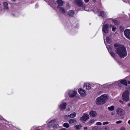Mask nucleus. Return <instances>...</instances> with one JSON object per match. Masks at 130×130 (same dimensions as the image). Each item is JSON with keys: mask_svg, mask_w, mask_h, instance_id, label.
Here are the masks:
<instances>
[{"mask_svg": "<svg viewBox=\"0 0 130 130\" xmlns=\"http://www.w3.org/2000/svg\"><path fill=\"white\" fill-rule=\"evenodd\" d=\"M114 46L116 49V52L120 57L124 58L126 56V49L123 45L116 43L114 44Z\"/></svg>", "mask_w": 130, "mask_h": 130, "instance_id": "1", "label": "nucleus"}, {"mask_svg": "<svg viewBox=\"0 0 130 130\" xmlns=\"http://www.w3.org/2000/svg\"><path fill=\"white\" fill-rule=\"evenodd\" d=\"M107 97L106 95H102L96 98L95 102L96 104L99 105H101L105 103Z\"/></svg>", "mask_w": 130, "mask_h": 130, "instance_id": "2", "label": "nucleus"}, {"mask_svg": "<svg viewBox=\"0 0 130 130\" xmlns=\"http://www.w3.org/2000/svg\"><path fill=\"white\" fill-rule=\"evenodd\" d=\"M108 38H106V40L104 39V43L106 45L107 48L108 50V52L110 53V54L111 56L113 58H114L115 56V54L114 53L111 52V50L112 49V47L111 46L107 44H109L111 42V41L110 39L108 41Z\"/></svg>", "mask_w": 130, "mask_h": 130, "instance_id": "3", "label": "nucleus"}, {"mask_svg": "<svg viewBox=\"0 0 130 130\" xmlns=\"http://www.w3.org/2000/svg\"><path fill=\"white\" fill-rule=\"evenodd\" d=\"M109 25L108 24H106L104 25H103V27L102 28V30L103 34V38H104V39L106 40V38H108V40L109 41V40L110 39H110L108 37H107L106 38V39H105V36L104 35V33L107 34L108 32H109Z\"/></svg>", "mask_w": 130, "mask_h": 130, "instance_id": "4", "label": "nucleus"}, {"mask_svg": "<svg viewBox=\"0 0 130 130\" xmlns=\"http://www.w3.org/2000/svg\"><path fill=\"white\" fill-rule=\"evenodd\" d=\"M129 92L128 90L125 91L122 95L123 99L125 102L128 101L129 99Z\"/></svg>", "mask_w": 130, "mask_h": 130, "instance_id": "5", "label": "nucleus"}, {"mask_svg": "<svg viewBox=\"0 0 130 130\" xmlns=\"http://www.w3.org/2000/svg\"><path fill=\"white\" fill-rule=\"evenodd\" d=\"M115 84L116 86H119V87H121L122 84L127 86V82L126 80L122 79L116 82Z\"/></svg>", "mask_w": 130, "mask_h": 130, "instance_id": "6", "label": "nucleus"}, {"mask_svg": "<svg viewBox=\"0 0 130 130\" xmlns=\"http://www.w3.org/2000/svg\"><path fill=\"white\" fill-rule=\"evenodd\" d=\"M116 112L117 114L119 116H123L125 114V111L120 108H118L117 109Z\"/></svg>", "mask_w": 130, "mask_h": 130, "instance_id": "7", "label": "nucleus"}, {"mask_svg": "<svg viewBox=\"0 0 130 130\" xmlns=\"http://www.w3.org/2000/svg\"><path fill=\"white\" fill-rule=\"evenodd\" d=\"M89 116L88 114L86 113H84L82 117V121H87L89 119Z\"/></svg>", "mask_w": 130, "mask_h": 130, "instance_id": "8", "label": "nucleus"}, {"mask_svg": "<svg viewBox=\"0 0 130 130\" xmlns=\"http://www.w3.org/2000/svg\"><path fill=\"white\" fill-rule=\"evenodd\" d=\"M124 33L126 37L130 40V30L128 29H125L124 31Z\"/></svg>", "mask_w": 130, "mask_h": 130, "instance_id": "9", "label": "nucleus"}, {"mask_svg": "<svg viewBox=\"0 0 130 130\" xmlns=\"http://www.w3.org/2000/svg\"><path fill=\"white\" fill-rule=\"evenodd\" d=\"M76 94V92L75 91L72 90L70 91L68 93V94L69 96L71 98L75 97Z\"/></svg>", "mask_w": 130, "mask_h": 130, "instance_id": "10", "label": "nucleus"}, {"mask_svg": "<svg viewBox=\"0 0 130 130\" xmlns=\"http://www.w3.org/2000/svg\"><path fill=\"white\" fill-rule=\"evenodd\" d=\"M58 9H59V11L61 14H64L66 12L65 9L63 7H59L58 6L57 7Z\"/></svg>", "mask_w": 130, "mask_h": 130, "instance_id": "11", "label": "nucleus"}, {"mask_svg": "<svg viewBox=\"0 0 130 130\" xmlns=\"http://www.w3.org/2000/svg\"><path fill=\"white\" fill-rule=\"evenodd\" d=\"M107 86H108L107 84H105L102 85L98 84L97 85V87L99 88L101 90H104L105 88L107 87Z\"/></svg>", "mask_w": 130, "mask_h": 130, "instance_id": "12", "label": "nucleus"}, {"mask_svg": "<svg viewBox=\"0 0 130 130\" xmlns=\"http://www.w3.org/2000/svg\"><path fill=\"white\" fill-rule=\"evenodd\" d=\"M84 87L86 89L90 90L91 88V85L88 83H85L84 84Z\"/></svg>", "mask_w": 130, "mask_h": 130, "instance_id": "13", "label": "nucleus"}, {"mask_svg": "<svg viewBox=\"0 0 130 130\" xmlns=\"http://www.w3.org/2000/svg\"><path fill=\"white\" fill-rule=\"evenodd\" d=\"M77 122V121L75 119H71L68 121L69 123L72 125H73L76 123Z\"/></svg>", "mask_w": 130, "mask_h": 130, "instance_id": "14", "label": "nucleus"}, {"mask_svg": "<svg viewBox=\"0 0 130 130\" xmlns=\"http://www.w3.org/2000/svg\"><path fill=\"white\" fill-rule=\"evenodd\" d=\"M73 2L75 4L79 7L81 5V0H74Z\"/></svg>", "mask_w": 130, "mask_h": 130, "instance_id": "15", "label": "nucleus"}, {"mask_svg": "<svg viewBox=\"0 0 130 130\" xmlns=\"http://www.w3.org/2000/svg\"><path fill=\"white\" fill-rule=\"evenodd\" d=\"M89 115L91 117H95L97 115L96 112L95 111L92 110L89 113Z\"/></svg>", "mask_w": 130, "mask_h": 130, "instance_id": "16", "label": "nucleus"}, {"mask_svg": "<svg viewBox=\"0 0 130 130\" xmlns=\"http://www.w3.org/2000/svg\"><path fill=\"white\" fill-rule=\"evenodd\" d=\"M66 105L67 104L66 103H63L62 104H60L59 106V108L61 110H64L66 108Z\"/></svg>", "mask_w": 130, "mask_h": 130, "instance_id": "17", "label": "nucleus"}, {"mask_svg": "<svg viewBox=\"0 0 130 130\" xmlns=\"http://www.w3.org/2000/svg\"><path fill=\"white\" fill-rule=\"evenodd\" d=\"M68 14L70 17H73L74 15V12L73 10H69L68 12Z\"/></svg>", "mask_w": 130, "mask_h": 130, "instance_id": "18", "label": "nucleus"}, {"mask_svg": "<svg viewBox=\"0 0 130 130\" xmlns=\"http://www.w3.org/2000/svg\"><path fill=\"white\" fill-rule=\"evenodd\" d=\"M76 116V113L75 112H74L69 115H68V116L66 115V116L70 118H72L75 117Z\"/></svg>", "mask_w": 130, "mask_h": 130, "instance_id": "19", "label": "nucleus"}, {"mask_svg": "<svg viewBox=\"0 0 130 130\" xmlns=\"http://www.w3.org/2000/svg\"><path fill=\"white\" fill-rule=\"evenodd\" d=\"M3 4L4 10H8L9 9L8 3L6 2H4L3 3Z\"/></svg>", "mask_w": 130, "mask_h": 130, "instance_id": "20", "label": "nucleus"}, {"mask_svg": "<svg viewBox=\"0 0 130 130\" xmlns=\"http://www.w3.org/2000/svg\"><path fill=\"white\" fill-rule=\"evenodd\" d=\"M48 126L49 128H51V126H52L54 128H55L56 127H58V124H56L53 123L49 124L48 125Z\"/></svg>", "mask_w": 130, "mask_h": 130, "instance_id": "21", "label": "nucleus"}, {"mask_svg": "<svg viewBox=\"0 0 130 130\" xmlns=\"http://www.w3.org/2000/svg\"><path fill=\"white\" fill-rule=\"evenodd\" d=\"M107 15V13L106 12L103 11L100 12V15L102 17H106Z\"/></svg>", "mask_w": 130, "mask_h": 130, "instance_id": "22", "label": "nucleus"}, {"mask_svg": "<svg viewBox=\"0 0 130 130\" xmlns=\"http://www.w3.org/2000/svg\"><path fill=\"white\" fill-rule=\"evenodd\" d=\"M57 2L59 5L62 6L63 5V2L62 0H58Z\"/></svg>", "mask_w": 130, "mask_h": 130, "instance_id": "23", "label": "nucleus"}, {"mask_svg": "<svg viewBox=\"0 0 130 130\" xmlns=\"http://www.w3.org/2000/svg\"><path fill=\"white\" fill-rule=\"evenodd\" d=\"M95 122V120L93 119H91L90 121L88 123V124L90 126L92 124H93Z\"/></svg>", "mask_w": 130, "mask_h": 130, "instance_id": "24", "label": "nucleus"}, {"mask_svg": "<svg viewBox=\"0 0 130 130\" xmlns=\"http://www.w3.org/2000/svg\"><path fill=\"white\" fill-rule=\"evenodd\" d=\"M115 108V107L113 106H111L108 107L107 109L108 110L110 111H112Z\"/></svg>", "mask_w": 130, "mask_h": 130, "instance_id": "25", "label": "nucleus"}, {"mask_svg": "<svg viewBox=\"0 0 130 130\" xmlns=\"http://www.w3.org/2000/svg\"><path fill=\"white\" fill-rule=\"evenodd\" d=\"M112 27V30L113 31H115L117 29L116 27H115L114 25L110 24L109 25V28H111Z\"/></svg>", "mask_w": 130, "mask_h": 130, "instance_id": "26", "label": "nucleus"}, {"mask_svg": "<svg viewBox=\"0 0 130 130\" xmlns=\"http://www.w3.org/2000/svg\"><path fill=\"white\" fill-rule=\"evenodd\" d=\"M87 93L85 90L82 89V96H84L87 95Z\"/></svg>", "mask_w": 130, "mask_h": 130, "instance_id": "27", "label": "nucleus"}, {"mask_svg": "<svg viewBox=\"0 0 130 130\" xmlns=\"http://www.w3.org/2000/svg\"><path fill=\"white\" fill-rule=\"evenodd\" d=\"M101 128L100 127L98 126H95L93 128V130H101Z\"/></svg>", "mask_w": 130, "mask_h": 130, "instance_id": "28", "label": "nucleus"}, {"mask_svg": "<svg viewBox=\"0 0 130 130\" xmlns=\"http://www.w3.org/2000/svg\"><path fill=\"white\" fill-rule=\"evenodd\" d=\"M69 125L67 123H64L63 124V126L67 128H68L69 127Z\"/></svg>", "mask_w": 130, "mask_h": 130, "instance_id": "29", "label": "nucleus"}, {"mask_svg": "<svg viewBox=\"0 0 130 130\" xmlns=\"http://www.w3.org/2000/svg\"><path fill=\"white\" fill-rule=\"evenodd\" d=\"M111 22L114 23L115 25H117L118 24V22L116 20H112Z\"/></svg>", "mask_w": 130, "mask_h": 130, "instance_id": "30", "label": "nucleus"}, {"mask_svg": "<svg viewBox=\"0 0 130 130\" xmlns=\"http://www.w3.org/2000/svg\"><path fill=\"white\" fill-rule=\"evenodd\" d=\"M76 128L77 129H79L81 127L80 125H76Z\"/></svg>", "mask_w": 130, "mask_h": 130, "instance_id": "31", "label": "nucleus"}, {"mask_svg": "<svg viewBox=\"0 0 130 130\" xmlns=\"http://www.w3.org/2000/svg\"><path fill=\"white\" fill-rule=\"evenodd\" d=\"M103 92V91H101L98 92V94L100 95Z\"/></svg>", "mask_w": 130, "mask_h": 130, "instance_id": "32", "label": "nucleus"}, {"mask_svg": "<svg viewBox=\"0 0 130 130\" xmlns=\"http://www.w3.org/2000/svg\"><path fill=\"white\" fill-rule=\"evenodd\" d=\"M96 124L97 125H101L102 124V123L101 122H98L96 123Z\"/></svg>", "mask_w": 130, "mask_h": 130, "instance_id": "33", "label": "nucleus"}, {"mask_svg": "<svg viewBox=\"0 0 130 130\" xmlns=\"http://www.w3.org/2000/svg\"><path fill=\"white\" fill-rule=\"evenodd\" d=\"M56 121V120H52L50 122H49V123H54V122Z\"/></svg>", "mask_w": 130, "mask_h": 130, "instance_id": "34", "label": "nucleus"}, {"mask_svg": "<svg viewBox=\"0 0 130 130\" xmlns=\"http://www.w3.org/2000/svg\"><path fill=\"white\" fill-rule=\"evenodd\" d=\"M122 122V121L121 120H119L118 121H117L116 122V123L117 124H120Z\"/></svg>", "mask_w": 130, "mask_h": 130, "instance_id": "35", "label": "nucleus"}, {"mask_svg": "<svg viewBox=\"0 0 130 130\" xmlns=\"http://www.w3.org/2000/svg\"><path fill=\"white\" fill-rule=\"evenodd\" d=\"M78 91L79 93L80 94H81V88H79L78 90Z\"/></svg>", "mask_w": 130, "mask_h": 130, "instance_id": "36", "label": "nucleus"}, {"mask_svg": "<svg viewBox=\"0 0 130 130\" xmlns=\"http://www.w3.org/2000/svg\"><path fill=\"white\" fill-rule=\"evenodd\" d=\"M109 123L108 122H104L103 123V125H105V124H107Z\"/></svg>", "mask_w": 130, "mask_h": 130, "instance_id": "37", "label": "nucleus"}, {"mask_svg": "<svg viewBox=\"0 0 130 130\" xmlns=\"http://www.w3.org/2000/svg\"><path fill=\"white\" fill-rule=\"evenodd\" d=\"M120 130H125V128L124 127H122L120 128Z\"/></svg>", "mask_w": 130, "mask_h": 130, "instance_id": "38", "label": "nucleus"}, {"mask_svg": "<svg viewBox=\"0 0 130 130\" xmlns=\"http://www.w3.org/2000/svg\"><path fill=\"white\" fill-rule=\"evenodd\" d=\"M86 11H89V9H87V8L86 7H85L84 9Z\"/></svg>", "mask_w": 130, "mask_h": 130, "instance_id": "39", "label": "nucleus"}, {"mask_svg": "<svg viewBox=\"0 0 130 130\" xmlns=\"http://www.w3.org/2000/svg\"><path fill=\"white\" fill-rule=\"evenodd\" d=\"M119 102L122 104H123V101L121 100H120Z\"/></svg>", "mask_w": 130, "mask_h": 130, "instance_id": "40", "label": "nucleus"}, {"mask_svg": "<svg viewBox=\"0 0 130 130\" xmlns=\"http://www.w3.org/2000/svg\"><path fill=\"white\" fill-rule=\"evenodd\" d=\"M89 1V0H84L85 2L86 3L88 2Z\"/></svg>", "mask_w": 130, "mask_h": 130, "instance_id": "41", "label": "nucleus"}, {"mask_svg": "<svg viewBox=\"0 0 130 130\" xmlns=\"http://www.w3.org/2000/svg\"><path fill=\"white\" fill-rule=\"evenodd\" d=\"M88 129V127H85L84 128V130H86L87 129Z\"/></svg>", "mask_w": 130, "mask_h": 130, "instance_id": "42", "label": "nucleus"}, {"mask_svg": "<svg viewBox=\"0 0 130 130\" xmlns=\"http://www.w3.org/2000/svg\"><path fill=\"white\" fill-rule=\"evenodd\" d=\"M60 130H66V128H63L61 129Z\"/></svg>", "mask_w": 130, "mask_h": 130, "instance_id": "43", "label": "nucleus"}, {"mask_svg": "<svg viewBox=\"0 0 130 130\" xmlns=\"http://www.w3.org/2000/svg\"><path fill=\"white\" fill-rule=\"evenodd\" d=\"M128 124H129L130 125V120H129V121H128Z\"/></svg>", "mask_w": 130, "mask_h": 130, "instance_id": "44", "label": "nucleus"}, {"mask_svg": "<svg viewBox=\"0 0 130 130\" xmlns=\"http://www.w3.org/2000/svg\"><path fill=\"white\" fill-rule=\"evenodd\" d=\"M127 83L128 84H130V81H128Z\"/></svg>", "mask_w": 130, "mask_h": 130, "instance_id": "45", "label": "nucleus"}, {"mask_svg": "<svg viewBox=\"0 0 130 130\" xmlns=\"http://www.w3.org/2000/svg\"><path fill=\"white\" fill-rule=\"evenodd\" d=\"M70 109L69 108H68V111H70Z\"/></svg>", "mask_w": 130, "mask_h": 130, "instance_id": "46", "label": "nucleus"}, {"mask_svg": "<svg viewBox=\"0 0 130 130\" xmlns=\"http://www.w3.org/2000/svg\"><path fill=\"white\" fill-rule=\"evenodd\" d=\"M11 1H12L13 2L15 1L16 0H11Z\"/></svg>", "mask_w": 130, "mask_h": 130, "instance_id": "47", "label": "nucleus"}, {"mask_svg": "<svg viewBox=\"0 0 130 130\" xmlns=\"http://www.w3.org/2000/svg\"><path fill=\"white\" fill-rule=\"evenodd\" d=\"M128 106L129 107H130V103H129V104H128Z\"/></svg>", "mask_w": 130, "mask_h": 130, "instance_id": "48", "label": "nucleus"}, {"mask_svg": "<svg viewBox=\"0 0 130 130\" xmlns=\"http://www.w3.org/2000/svg\"><path fill=\"white\" fill-rule=\"evenodd\" d=\"M35 130H40V129H36Z\"/></svg>", "mask_w": 130, "mask_h": 130, "instance_id": "49", "label": "nucleus"}, {"mask_svg": "<svg viewBox=\"0 0 130 130\" xmlns=\"http://www.w3.org/2000/svg\"><path fill=\"white\" fill-rule=\"evenodd\" d=\"M129 89L130 90V86L129 87Z\"/></svg>", "mask_w": 130, "mask_h": 130, "instance_id": "50", "label": "nucleus"}, {"mask_svg": "<svg viewBox=\"0 0 130 130\" xmlns=\"http://www.w3.org/2000/svg\"><path fill=\"white\" fill-rule=\"evenodd\" d=\"M66 130H71V129H66Z\"/></svg>", "mask_w": 130, "mask_h": 130, "instance_id": "51", "label": "nucleus"}, {"mask_svg": "<svg viewBox=\"0 0 130 130\" xmlns=\"http://www.w3.org/2000/svg\"><path fill=\"white\" fill-rule=\"evenodd\" d=\"M83 7V6H82V8Z\"/></svg>", "mask_w": 130, "mask_h": 130, "instance_id": "52", "label": "nucleus"}, {"mask_svg": "<svg viewBox=\"0 0 130 130\" xmlns=\"http://www.w3.org/2000/svg\"><path fill=\"white\" fill-rule=\"evenodd\" d=\"M112 115H113V113H112Z\"/></svg>", "mask_w": 130, "mask_h": 130, "instance_id": "53", "label": "nucleus"}, {"mask_svg": "<svg viewBox=\"0 0 130 130\" xmlns=\"http://www.w3.org/2000/svg\"><path fill=\"white\" fill-rule=\"evenodd\" d=\"M54 4L55 5H56V4Z\"/></svg>", "mask_w": 130, "mask_h": 130, "instance_id": "54", "label": "nucleus"}]
</instances>
